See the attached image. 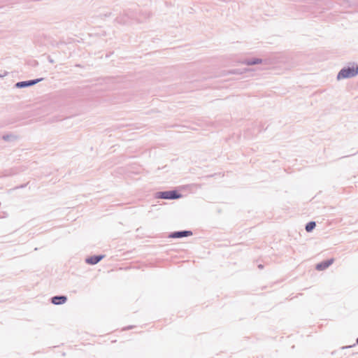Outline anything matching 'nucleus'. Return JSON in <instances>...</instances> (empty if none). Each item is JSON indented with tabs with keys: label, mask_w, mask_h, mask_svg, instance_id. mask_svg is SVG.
I'll return each mask as SVG.
<instances>
[{
	"label": "nucleus",
	"mask_w": 358,
	"mask_h": 358,
	"mask_svg": "<svg viewBox=\"0 0 358 358\" xmlns=\"http://www.w3.org/2000/svg\"><path fill=\"white\" fill-rule=\"evenodd\" d=\"M263 266L262 264L259 265V268H262Z\"/></svg>",
	"instance_id": "f8f14e48"
},
{
	"label": "nucleus",
	"mask_w": 358,
	"mask_h": 358,
	"mask_svg": "<svg viewBox=\"0 0 358 358\" xmlns=\"http://www.w3.org/2000/svg\"><path fill=\"white\" fill-rule=\"evenodd\" d=\"M358 74V65L353 64L352 66L343 68L337 75V80L355 77Z\"/></svg>",
	"instance_id": "f257e3e1"
},
{
	"label": "nucleus",
	"mask_w": 358,
	"mask_h": 358,
	"mask_svg": "<svg viewBox=\"0 0 358 358\" xmlns=\"http://www.w3.org/2000/svg\"><path fill=\"white\" fill-rule=\"evenodd\" d=\"M191 235H192V232L191 231L184 230L173 232L169 235V237L173 238H180Z\"/></svg>",
	"instance_id": "39448f33"
},
{
	"label": "nucleus",
	"mask_w": 358,
	"mask_h": 358,
	"mask_svg": "<svg viewBox=\"0 0 358 358\" xmlns=\"http://www.w3.org/2000/svg\"><path fill=\"white\" fill-rule=\"evenodd\" d=\"M156 197L163 199H177L182 197L176 190L158 192L156 193Z\"/></svg>",
	"instance_id": "f03ea898"
},
{
	"label": "nucleus",
	"mask_w": 358,
	"mask_h": 358,
	"mask_svg": "<svg viewBox=\"0 0 358 358\" xmlns=\"http://www.w3.org/2000/svg\"><path fill=\"white\" fill-rule=\"evenodd\" d=\"M355 345V344H354V345H349V346H343L342 348H343V349L349 348L354 347Z\"/></svg>",
	"instance_id": "9b49d317"
},
{
	"label": "nucleus",
	"mask_w": 358,
	"mask_h": 358,
	"mask_svg": "<svg viewBox=\"0 0 358 358\" xmlns=\"http://www.w3.org/2000/svg\"><path fill=\"white\" fill-rule=\"evenodd\" d=\"M103 257H104L103 255L92 256V257L87 258L85 262H86V263H87L89 264L94 265V264H96L98 262H99L103 258Z\"/></svg>",
	"instance_id": "6e6552de"
},
{
	"label": "nucleus",
	"mask_w": 358,
	"mask_h": 358,
	"mask_svg": "<svg viewBox=\"0 0 358 358\" xmlns=\"http://www.w3.org/2000/svg\"><path fill=\"white\" fill-rule=\"evenodd\" d=\"M243 64H245L248 66L259 64H268V62L267 60H263L259 58H252V59H245L242 62Z\"/></svg>",
	"instance_id": "20e7f679"
},
{
	"label": "nucleus",
	"mask_w": 358,
	"mask_h": 358,
	"mask_svg": "<svg viewBox=\"0 0 358 358\" xmlns=\"http://www.w3.org/2000/svg\"><path fill=\"white\" fill-rule=\"evenodd\" d=\"M43 80V78H38V79H34V80L17 82L15 84V87L24 88V87H30L35 84H37L38 83L41 82Z\"/></svg>",
	"instance_id": "7ed1b4c3"
},
{
	"label": "nucleus",
	"mask_w": 358,
	"mask_h": 358,
	"mask_svg": "<svg viewBox=\"0 0 358 358\" xmlns=\"http://www.w3.org/2000/svg\"><path fill=\"white\" fill-rule=\"evenodd\" d=\"M316 226V224L315 222H309L308 223H307V224L306 225V231L308 232H310Z\"/></svg>",
	"instance_id": "1a4fd4ad"
},
{
	"label": "nucleus",
	"mask_w": 358,
	"mask_h": 358,
	"mask_svg": "<svg viewBox=\"0 0 358 358\" xmlns=\"http://www.w3.org/2000/svg\"><path fill=\"white\" fill-rule=\"evenodd\" d=\"M67 301L66 296H55L51 298V302L55 305L64 304Z\"/></svg>",
	"instance_id": "0eeeda50"
},
{
	"label": "nucleus",
	"mask_w": 358,
	"mask_h": 358,
	"mask_svg": "<svg viewBox=\"0 0 358 358\" xmlns=\"http://www.w3.org/2000/svg\"><path fill=\"white\" fill-rule=\"evenodd\" d=\"M356 343H357V344L358 345V338H357V340H356Z\"/></svg>",
	"instance_id": "ddd939ff"
},
{
	"label": "nucleus",
	"mask_w": 358,
	"mask_h": 358,
	"mask_svg": "<svg viewBox=\"0 0 358 358\" xmlns=\"http://www.w3.org/2000/svg\"><path fill=\"white\" fill-rule=\"evenodd\" d=\"M334 261V259H327L326 261L322 262L316 265V269L317 271L325 270L326 268H327L329 266H331L333 264Z\"/></svg>",
	"instance_id": "423d86ee"
},
{
	"label": "nucleus",
	"mask_w": 358,
	"mask_h": 358,
	"mask_svg": "<svg viewBox=\"0 0 358 358\" xmlns=\"http://www.w3.org/2000/svg\"><path fill=\"white\" fill-rule=\"evenodd\" d=\"M3 139L6 141H14L17 139V136L13 134H7L3 136Z\"/></svg>",
	"instance_id": "9d476101"
}]
</instances>
